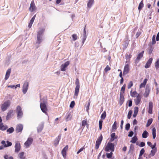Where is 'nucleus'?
<instances>
[{"label":"nucleus","mask_w":159,"mask_h":159,"mask_svg":"<svg viewBox=\"0 0 159 159\" xmlns=\"http://www.w3.org/2000/svg\"><path fill=\"white\" fill-rule=\"evenodd\" d=\"M132 113V111L131 110H130L129 111L128 114V116H127L128 118L129 119H130V118Z\"/></svg>","instance_id":"nucleus-46"},{"label":"nucleus","mask_w":159,"mask_h":159,"mask_svg":"<svg viewBox=\"0 0 159 159\" xmlns=\"http://www.w3.org/2000/svg\"><path fill=\"white\" fill-rule=\"evenodd\" d=\"M15 147V152H18L20 150L21 146L20 143L17 142L16 143Z\"/></svg>","instance_id":"nucleus-11"},{"label":"nucleus","mask_w":159,"mask_h":159,"mask_svg":"<svg viewBox=\"0 0 159 159\" xmlns=\"http://www.w3.org/2000/svg\"><path fill=\"white\" fill-rule=\"evenodd\" d=\"M153 107V104L152 103L150 102H149V103L148 106V112L150 114L152 113V109Z\"/></svg>","instance_id":"nucleus-18"},{"label":"nucleus","mask_w":159,"mask_h":159,"mask_svg":"<svg viewBox=\"0 0 159 159\" xmlns=\"http://www.w3.org/2000/svg\"><path fill=\"white\" fill-rule=\"evenodd\" d=\"M156 39L157 41H158L159 40V32L157 34Z\"/></svg>","instance_id":"nucleus-64"},{"label":"nucleus","mask_w":159,"mask_h":159,"mask_svg":"<svg viewBox=\"0 0 159 159\" xmlns=\"http://www.w3.org/2000/svg\"><path fill=\"white\" fill-rule=\"evenodd\" d=\"M71 116L70 114H68L66 118V121H68V120H70L71 119Z\"/></svg>","instance_id":"nucleus-54"},{"label":"nucleus","mask_w":159,"mask_h":159,"mask_svg":"<svg viewBox=\"0 0 159 159\" xmlns=\"http://www.w3.org/2000/svg\"><path fill=\"white\" fill-rule=\"evenodd\" d=\"M144 52V51H143L138 54L137 58L135 60V62L136 63H138L140 59L143 57Z\"/></svg>","instance_id":"nucleus-13"},{"label":"nucleus","mask_w":159,"mask_h":159,"mask_svg":"<svg viewBox=\"0 0 159 159\" xmlns=\"http://www.w3.org/2000/svg\"><path fill=\"white\" fill-rule=\"evenodd\" d=\"M75 104V102L74 101H72L70 105V107L71 108H73V107L74 106Z\"/></svg>","instance_id":"nucleus-55"},{"label":"nucleus","mask_w":159,"mask_h":159,"mask_svg":"<svg viewBox=\"0 0 159 159\" xmlns=\"http://www.w3.org/2000/svg\"><path fill=\"white\" fill-rule=\"evenodd\" d=\"M8 127L7 125H4L2 123H0V130H6Z\"/></svg>","instance_id":"nucleus-23"},{"label":"nucleus","mask_w":159,"mask_h":159,"mask_svg":"<svg viewBox=\"0 0 159 159\" xmlns=\"http://www.w3.org/2000/svg\"><path fill=\"white\" fill-rule=\"evenodd\" d=\"M29 86V83L28 82H25L23 85L22 91L24 94H25L28 90Z\"/></svg>","instance_id":"nucleus-7"},{"label":"nucleus","mask_w":159,"mask_h":159,"mask_svg":"<svg viewBox=\"0 0 159 159\" xmlns=\"http://www.w3.org/2000/svg\"><path fill=\"white\" fill-rule=\"evenodd\" d=\"M11 105L10 101H7L3 103L1 106V110L2 111H5Z\"/></svg>","instance_id":"nucleus-2"},{"label":"nucleus","mask_w":159,"mask_h":159,"mask_svg":"<svg viewBox=\"0 0 159 159\" xmlns=\"http://www.w3.org/2000/svg\"><path fill=\"white\" fill-rule=\"evenodd\" d=\"M37 9V8L35 4L34 1H32L31 2L30 7L29 8V11L31 12H33L35 11Z\"/></svg>","instance_id":"nucleus-6"},{"label":"nucleus","mask_w":159,"mask_h":159,"mask_svg":"<svg viewBox=\"0 0 159 159\" xmlns=\"http://www.w3.org/2000/svg\"><path fill=\"white\" fill-rule=\"evenodd\" d=\"M156 43L155 41V35L153 36L152 39V44H155Z\"/></svg>","instance_id":"nucleus-47"},{"label":"nucleus","mask_w":159,"mask_h":159,"mask_svg":"<svg viewBox=\"0 0 159 159\" xmlns=\"http://www.w3.org/2000/svg\"><path fill=\"white\" fill-rule=\"evenodd\" d=\"M126 87V84H124L122 87L121 88V91L122 92V93H125V89Z\"/></svg>","instance_id":"nucleus-43"},{"label":"nucleus","mask_w":159,"mask_h":159,"mask_svg":"<svg viewBox=\"0 0 159 159\" xmlns=\"http://www.w3.org/2000/svg\"><path fill=\"white\" fill-rule=\"evenodd\" d=\"M138 94H138L136 91H134L133 92H132L131 91L130 92L131 96L133 97H136Z\"/></svg>","instance_id":"nucleus-29"},{"label":"nucleus","mask_w":159,"mask_h":159,"mask_svg":"<svg viewBox=\"0 0 159 159\" xmlns=\"http://www.w3.org/2000/svg\"><path fill=\"white\" fill-rule=\"evenodd\" d=\"M93 0H89L87 4V6L89 8H90L93 3Z\"/></svg>","instance_id":"nucleus-27"},{"label":"nucleus","mask_w":159,"mask_h":159,"mask_svg":"<svg viewBox=\"0 0 159 159\" xmlns=\"http://www.w3.org/2000/svg\"><path fill=\"white\" fill-rule=\"evenodd\" d=\"M41 37L40 36H37V43L39 44H40L42 41Z\"/></svg>","instance_id":"nucleus-35"},{"label":"nucleus","mask_w":159,"mask_h":159,"mask_svg":"<svg viewBox=\"0 0 159 159\" xmlns=\"http://www.w3.org/2000/svg\"><path fill=\"white\" fill-rule=\"evenodd\" d=\"M157 152V148H155L154 149L152 150L151 151V153H150V155H151L152 156H154L156 152Z\"/></svg>","instance_id":"nucleus-33"},{"label":"nucleus","mask_w":159,"mask_h":159,"mask_svg":"<svg viewBox=\"0 0 159 159\" xmlns=\"http://www.w3.org/2000/svg\"><path fill=\"white\" fill-rule=\"evenodd\" d=\"M152 134L153 135V138L155 139L156 137V129L155 128L152 129Z\"/></svg>","instance_id":"nucleus-30"},{"label":"nucleus","mask_w":159,"mask_h":159,"mask_svg":"<svg viewBox=\"0 0 159 159\" xmlns=\"http://www.w3.org/2000/svg\"><path fill=\"white\" fill-rule=\"evenodd\" d=\"M150 92V89L149 86L147 85L146 87L145 90L143 94V96L145 98L147 97Z\"/></svg>","instance_id":"nucleus-9"},{"label":"nucleus","mask_w":159,"mask_h":159,"mask_svg":"<svg viewBox=\"0 0 159 159\" xmlns=\"http://www.w3.org/2000/svg\"><path fill=\"white\" fill-rule=\"evenodd\" d=\"M43 125H40L37 128V131L38 132H40L41 131L43 128Z\"/></svg>","instance_id":"nucleus-31"},{"label":"nucleus","mask_w":159,"mask_h":159,"mask_svg":"<svg viewBox=\"0 0 159 159\" xmlns=\"http://www.w3.org/2000/svg\"><path fill=\"white\" fill-rule=\"evenodd\" d=\"M155 66L157 69L159 68V58L158 59L155 63Z\"/></svg>","instance_id":"nucleus-37"},{"label":"nucleus","mask_w":159,"mask_h":159,"mask_svg":"<svg viewBox=\"0 0 159 159\" xmlns=\"http://www.w3.org/2000/svg\"><path fill=\"white\" fill-rule=\"evenodd\" d=\"M117 128H116V121H115L114 124H113L112 126V129H116Z\"/></svg>","instance_id":"nucleus-49"},{"label":"nucleus","mask_w":159,"mask_h":159,"mask_svg":"<svg viewBox=\"0 0 159 159\" xmlns=\"http://www.w3.org/2000/svg\"><path fill=\"white\" fill-rule=\"evenodd\" d=\"M60 138V136H58L57 138H56L54 141V145L55 146H57L58 144Z\"/></svg>","instance_id":"nucleus-25"},{"label":"nucleus","mask_w":159,"mask_h":159,"mask_svg":"<svg viewBox=\"0 0 159 159\" xmlns=\"http://www.w3.org/2000/svg\"><path fill=\"white\" fill-rule=\"evenodd\" d=\"M133 85V82L132 81H130L128 85V89H130Z\"/></svg>","instance_id":"nucleus-53"},{"label":"nucleus","mask_w":159,"mask_h":159,"mask_svg":"<svg viewBox=\"0 0 159 159\" xmlns=\"http://www.w3.org/2000/svg\"><path fill=\"white\" fill-rule=\"evenodd\" d=\"M76 87L75 89L74 97L77 98L80 90V83L78 79H77L75 82Z\"/></svg>","instance_id":"nucleus-1"},{"label":"nucleus","mask_w":159,"mask_h":159,"mask_svg":"<svg viewBox=\"0 0 159 159\" xmlns=\"http://www.w3.org/2000/svg\"><path fill=\"white\" fill-rule=\"evenodd\" d=\"M138 107H136L134 108V112L135 113H136L138 114Z\"/></svg>","instance_id":"nucleus-56"},{"label":"nucleus","mask_w":159,"mask_h":159,"mask_svg":"<svg viewBox=\"0 0 159 159\" xmlns=\"http://www.w3.org/2000/svg\"><path fill=\"white\" fill-rule=\"evenodd\" d=\"M145 145V143L144 142H141L140 145L139 146L140 147H143Z\"/></svg>","instance_id":"nucleus-60"},{"label":"nucleus","mask_w":159,"mask_h":159,"mask_svg":"<svg viewBox=\"0 0 159 159\" xmlns=\"http://www.w3.org/2000/svg\"><path fill=\"white\" fill-rule=\"evenodd\" d=\"M111 68L108 65H107L106 67L104 69V70L106 72H107L108 71H109L110 70Z\"/></svg>","instance_id":"nucleus-50"},{"label":"nucleus","mask_w":159,"mask_h":159,"mask_svg":"<svg viewBox=\"0 0 159 159\" xmlns=\"http://www.w3.org/2000/svg\"><path fill=\"white\" fill-rule=\"evenodd\" d=\"M11 72V69H9L7 71L6 73L5 77V79L6 80H7L9 78L10 74Z\"/></svg>","instance_id":"nucleus-22"},{"label":"nucleus","mask_w":159,"mask_h":159,"mask_svg":"<svg viewBox=\"0 0 159 159\" xmlns=\"http://www.w3.org/2000/svg\"><path fill=\"white\" fill-rule=\"evenodd\" d=\"M134 134V132L132 131H131L129 132L128 136L129 137H132Z\"/></svg>","instance_id":"nucleus-58"},{"label":"nucleus","mask_w":159,"mask_h":159,"mask_svg":"<svg viewBox=\"0 0 159 159\" xmlns=\"http://www.w3.org/2000/svg\"><path fill=\"white\" fill-rule=\"evenodd\" d=\"M107 157L108 158H110L112 157V156L109 153H106Z\"/></svg>","instance_id":"nucleus-61"},{"label":"nucleus","mask_w":159,"mask_h":159,"mask_svg":"<svg viewBox=\"0 0 159 159\" xmlns=\"http://www.w3.org/2000/svg\"><path fill=\"white\" fill-rule=\"evenodd\" d=\"M90 104V102L89 101V102L88 103V105L87 106V107H86V110H87V111H88L89 109Z\"/></svg>","instance_id":"nucleus-59"},{"label":"nucleus","mask_w":159,"mask_h":159,"mask_svg":"<svg viewBox=\"0 0 159 159\" xmlns=\"http://www.w3.org/2000/svg\"><path fill=\"white\" fill-rule=\"evenodd\" d=\"M143 1L142 0L139 4V7H138V9L139 10H141L142 9V8H143Z\"/></svg>","instance_id":"nucleus-38"},{"label":"nucleus","mask_w":159,"mask_h":159,"mask_svg":"<svg viewBox=\"0 0 159 159\" xmlns=\"http://www.w3.org/2000/svg\"><path fill=\"white\" fill-rule=\"evenodd\" d=\"M24 153L23 152H21L19 153V156L20 159H25V157L24 156Z\"/></svg>","instance_id":"nucleus-28"},{"label":"nucleus","mask_w":159,"mask_h":159,"mask_svg":"<svg viewBox=\"0 0 159 159\" xmlns=\"http://www.w3.org/2000/svg\"><path fill=\"white\" fill-rule=\"evenodd\" d=\"M152 58H149L146 64L144 66L146 68H149L151 65V64L152 62Z\"/></svg>","instance_id":"nucleus-17"},{"label":"nucleus","mask_w":159,"mask_h":159,"mask_svg":"<svg viewBox=\"0 0 159 159\" xmlns=\"http://www.w3.org/2000/svg\"><path fill=\"white\" fill-rule=\"evenodd\" d=\"M69 62L67 61L64 64H62L61 67V69L62 71H64L66 70V68L69 65Z\"/></svg>","instance_id":"nucleus-12"},{"label":"nucleus","mask_w":159,"mask_h":159,"mask_svg":"<svg viewBox=\"0 0 159 159\" xmlns=\"http://www.w3.org/2000/svg\"><path fill=\"white\" fill-rule=\"evenodd\" d=\"M72 37L73 38V40L74 41H75L77 39V37L76 34H73L72 35Z\"/></svg>","instance_id":"nucleus-51"},{"label":"nucleus","mask_w":159,"mask_h":159,"mask_svg":"<svg viewBox=\"0 0 159 159\" xmlns=\"http://www.w3.org/2000/svg\"><path fill=\"white\" fill-rule=\"evenodd\" d=\"M130 126V125L129 123H127V124H126V125H125V129L127 131L129 129Z\"/></svg>","instance_id":"nucleus-52"},{"label":"nucleus","mask_w":159,"mask_h":159,"mask_svg":"<svg viewBox=\"0 0 159 159\" xmlns=\"http://www.w3.org/2000/svg\"><path fill=\"white\" fill-rule=\"evenodd\" d=\"M87 121L86 120H84L82 122V125L83 126V129L84 128L86 125H87Z\"/></svg>","instance_id":"nucleus-39"},{"label":"nucleus","mask_w":159,"mask_h":159,"mask_svg":"<svg viewBox=\"0 0 159 159\" xmlns=\"http://www.w3.org/2000/svg\"><path fill=\"white\" fill-rule=\"evenodd\" d=\"M68 145H66L62 150L61 153L63 156L64 158H65L66 156V151L68 150Z\"/></svg>","instance_id":"nucleus-16"},{"label":"nucleus","mask_w":159,"mask_h":159,"mask_svg":"<svg viewBox=\"0 0 159 159\" xmlns=\"http://www.w3.org/2000/svg\"><path fill=\"white\" fill-rule=\"evenodd\" d=\"M102 120H100L99 121V129L100 130H101L102 128Z\"/></svg>","instance_id":"nucleus-44"},{"label":"nucleus","mask_w":159,"mask_h":159,"mask_svg":"<svg viewBox=\"0 0 159 159\" xmlns=\"http://www.w3.org/2000/svg\"><path fill=\"white\" fill-rule=\"evenodd\" d=\"M106 112L105 111L102 114L101 116V119L102 120H104L105 119V118H106Z\"/></svg>","instance_id":"nucleus-36"},{"label":"nucleus","mask_w":159,"mask_h":159,"mask_svg":"<svg viewBox=\"0 0 159 159\" xmlns=\"http://www.w3.org/2000/svg\"><path fill=\"white\" fill-rule=\"evenodd\" d=\"M145 150L144 148H142L140 152L139 157L141 156L144 153Z\"/></svg>","instance_id":"nucleus-42"},{"label":"nucleus","mask_w":159,"mask_h":159,"mask_svg":"<svg viewBox=\"0 0 159 159\" xmlns=\"http://www.w3.org/2000/svg\"><path fill=\"white\" fill-rule=\"evenodd\" d=\"M45 31V29L43 28L40 29L39 30L38 32L37 36H40L42 37V35Z\"/></svg>","instance_id":"nucleus-20"},{"label":"nucleus","mask_w":159,"mask_h":159,"mask_svg":"<svg viewBox=\"0 0 159 159\" xmlns=\"http://www.w3.org/2000/svg\"><path fill=\"white\" fill-rule=\"evenodd\" d=\"M152 118L149 119L147 121V124L146 125V126L148 127L152 123Z\"/></svg>","instance_id":"nucleus-34"},{"label":"nucleus","mask_w":159,"mask_h":159,"mask_svg":"<svg viewBox=\"0 0 159 159\" xmlns=\"http://www.w3.org/2000/svg\"><path fill=\"white\" fill-rule=\"evenodd\" d=\"M129 66L128 64H127L125 66L123 72V75H125L127 74L129 72Z\"/></svg>","instance_id":"nucleus-14"},{"label":"nucleus","mask_w":159,"mask_h":159,"mask_svg":"<svg viewBox=\"0 0 159 159\" xmlns=\"http://www.w3.org/2000/svg\"><path fill=\"white\" fill-rule=\"evenodd\" d=\"M153 49V48L151 46L149 50V54H150L152 53Z\"/></svg>","instance_id":"nucleus-57"},{"label":"nucleus","mask_w":159,"mask_h":159,"mask_svg":"<svg viewBox=\"0 0 159 159\" xmlns=\"http://www.w3.org/2000/svg\"><path fill=\"white\" fill-rule=\"evenodd\" d=\"M148 136V133L147 131L145 130L142 134V137L143 138H146Z\"/></svg>","instance_id":"nucleus-26"},{"label":"nucleus","mask_w":159,"mask_h":159,"mask_svg":"<svg viewBox=\"0 0 159 159\" xmlns=\"http://www.w3.org/2000/svg\"><path fill=\"white\" fill-rule=\"evenodd\" d=\"M14 131V129L12 127L9 128L7 130V132H9L10 133H11Z\"/></svg>","instance_id":"nucleus-41"},{"label":"nucleus","mask_w":159,"mask_h":159,"mask_svg":"<svg viewBox=\"0 0 159 159\" xmlns=\"http://www.w3.org/2000/svg\"><path fill=\"white\" fill-rule=\"evenodd\" d=\"M102 134H101L100 137L97 139L96 141L101 143L102 141Z\"/></svg>","instance_id":"nucleus-40"},{"label":"nucleus","mask_w":159,"mask_h":159,"mask_svg":"<svg viewBox=\"0 0 159 159\" xmlns=\"http://www.w3.org/2000/svg\"><path fill=\"white\" fill-rule=\"evenodd\" d=\"M124 101V96L122 94L121 92L120 93V104L121 106L123 103Z\"/></svg>","instance_id":"nucleus-19"},{"label":"nucleus","mask_w":159,"mask_h":159,"mask_svg":"<svg viewBox=\"0 0 159 159\" xmlns=\"http://www.w3.org/2000/svg\"><path fill=\"white\" fill-rule=\"evenodd\" d=\"M141 98V96L140 95L138 94L136 98L134 99V102L136 105H138L140 103Z\"/></svg>","instance_id":"nucleus-10"},{"label":"nucleus","mask_w":159,"mask_h":159,"mask_svg":"<svg viewBox=\"0 0 159 159\" xmlns=\"http://www.w3.org/2000/svg\"><path fill=\"white\" fill-rule=\"evenodd\" d=\"M114 143L109 142L107 144L105 150L106 152H108L109 150H110L112 152H113L114 151Z\"/></svg>","instance_id":"nucleus-3"},{"label":"nucleus","mask_w":159,"mask_h":159,"mask_svg":"<svg viewBox=\"0 0 159 159\" xmlns=\"http://www.w3.org/2000/svg\"><path fill=\"white\" fill-rule=\"evenodd\" d=\"M132 103L131 100H129V106L131 107L132 106Z\"/></svg>","instance_id":"nucleus-63"},{"label":"nucleus","mask_w":159,"mask_h":159,"mask_svg":"<svg viewBox=\"0 0 159 159\" xmlns=\"http://www.w3.org/2000/svg\"><path fill=\"white\" fill-rule=\"evenodd\" d=\"M13 112V111L12 110H10L7 113V115L6 116V120H7L9 119L10 118L11 114Z\"/></svg>","instance_id":"nucleus-21"},{"label":"nucleus","mask_w":159,"mask_h":159,"mask_svg":"<svg viewBox=\"0 0 159 159\" xmlns=\"http://www.w3.org/2000/svg\"><path fill=\"white\" fill-rule=\"evenodd\" d=\"M33 141V139L31 138H29L27 140L25 143V146L28 148L32 143Z\"/></svg>","instance_id":"nucleus-8"},{"label":"nucleus","mask_w":159,"mask_h":159,"mask_svg":"<svg viewBox=\"0 0 159 159\" xmlns=\"http://www.w3.org/2000/svg\"><path fill=\"white\" fill-rule=\"evenodd\" d=\"M7 144L5 145V147H7L9 146H11L12 145V143L11 142L9 141H7Z\"/></svg>","instance_id":"nucleus-48"},{"label":"nucleus","mask_w":159,"mask_h":159,"mask_svg":"<svg viewBox=\"0 0 159 159\" xmlns=\"http://www.w3.org/2000/svg\"><path fill=\"white\" fill-rule=\"evenodd\" d=\"M47 102L46 101H43L40 104V107L42 111L44 113L47 114V111L48 109L47 107Z\"/></svg>","instance_id":"nucleus-4"},{"label":"nucleus","mask_w":159,"mask_h":159,"mask_svg":"<svg viewBox=\"0 0 159 159\" xmlns=\"http://www.w3.org/2000/svg\"><path fill=\"white\" fill-rule=\"evenodd\" d=\"M138 140V138L136 136H134L132 139L130 141V142L134 143H136V141Z\"/></svg>","instance_id":"nucleus-32"},{"label":"nucleus","mask_w":159,"mask_h":159,"mask_svg":"<svg viewBox=\"0 0 159 159\" xmlns=\"http://www.w3.org/2000/svg\"><path fill=\"white\" fill-rule=\"evenodd\" d=\"M141 34V32H138L136 34V38H138Z\"/></svg>","instance_id":"nucleus-62"},{"label":"nucleus","mask_w":159,"mask_h":159,"mask_svg":"<svg viewBox=\"0 0 159 159\" xmlns=\"http://www.w3.org/2000/svg\"><path fill=\"white\" fill-rule=\"evenodd\" d=\"M148 81V80L147 79H145L143 83H141V84H140L139 86V88L140 89L144 87L145 86V85L147 82Z\"/></svg>","instance_id":"nucleus-24"},{"label":"nucleus","mask_w":159,"mask_h":159,"mask_svg":"<svg viewBox=\"0 0 159 159\" xmlns=\"http://www.w3.org/2000/svg\"><path fill=\"white\" fill-rule=\"evenodd\" d=\"M23 129V126L21 124H19L16 126V133H19L21 132Z\"/></svg>","instance_id":"nucleus-15"},{"label":"nucleus","mask_w":159,"mask_h":159,"mask_svg":"<svg viewBox=\"0 0 159 159\" xmlns=\"http://www.w3.org/2000/svg\"><path fill=\"white\" fill-rule=\"evenodd\" d=\"M101 143L96 141L95 146V148L96 149H98L99 148V145H100Z\"/></svg>","instance_id":"nucleus-45"},{"label":"nucleus","mask_w":159,"mask_h":159,"mask_svg":"<svg viewBox=\"0 0 159 159\" xmlns=\"http://www.w3.org/2000/svg\"><path fill=\"white\" fill-rule=\"evenodd\" d=\"M16 112L17 113V117L18 119L22 117L23 115L22 108L20 106H18L16 108Z\"/></svg>","instance_id":"nucleus-5"}]
</instances>
